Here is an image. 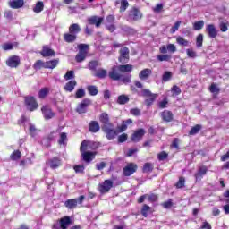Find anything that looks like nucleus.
<instances>
[{
  "label": "nucleus",
  "instance_id": "1",
  "mask_svg": "<svg viewBox=\"0 0 229 229\" xmlns=\"http://www.w3.org/2000/svg\"><path fill=\"white\" fill-rule=\"evenodd\" d=\"M98 143L90 140H84L81 144V153L84 162H92L96 157V153L89 151V149H96Z\"/></svg>",
  "mask_w": 229,
  "mask_h": 229
},
{
  "label": "nucleus",
  "instance_id": "2",
  "mask_svg": "<svg viewBox=\"0 0 229 229\" xmlns=\"http://www.w3.org/2000/svg\"><path fill=\"white\" fill-rule=\"evenodd\" d=\"M79 53L75 57L76 62H83L87 58V50L89 49V45L79 44L78 45Z\"/></svg>",
  "mask_w": 229,
  "mask_h": 229
},
{
  "label": "nucleus",
  "instance_id": "3",
  "mask_svg": "<svg viewBox=\"0 0 229 229\" xmlns=\"http://www.w3.org/2000/svg\"><path fill=\"white\" fill-rule=\"evenodd\" d=\"M25 106L30 112H35L38 108V103L34 97H25Z\"/></svg>",
  "mask_w": 229,
  "mask_h": 229
},
{
  "label": "nucleus",
  "instance_id": "4",
  "mask_svg": "<svg viewBox=\"0 0 229 229\" xmlns=\"http://www.w3.org/2000/svg\"><path fill=\"white\" fill-rule=\"evenodd\" d=\"M92 105V100L85 98L77 106L76 113L77 114H86L87 108Z\"/></svg>",
  "mask_w": 229,
  "mask_h": 229
},
{
  "label": "nucleus",
  "instance_id": "5",
  "mask_svg": "<svg viewBox=\"0 0 229 229\" xmlns=\"http://www.w3.org/2000/svg\"><path fill=\"white\" fill-rule=\"evenodd\" d=\"M102 130L106 132V137L108 140H112V139H115L117 137V131L114 130V126L112 124L104 125Z\"/></svg>",
  "mask_w": 229,
  "mask_h": 229
},
{
  "label": "nucleus",
  "instance_id": "6",
  "mask_svg": "<svg viewBox=\"0 0 229 229\" xmlns=\"http://www.w3.org/2000/svg\"><path fill=\"white\" fill-rule=\"evenodd\" d=\"M112 187H114V182L111 180H106L104 182L99 184L98 191L101 194H106V192L110 191Z\"/></svg>",
  "mask_w": 229,
  "mask_h": 229
},
{
  "label": "nucleus",
  "instance_id": "7",
  "mask_svg": "<svg viewBox=\"0 0 229 229\" xmlns=\"http://www.w3.org/2000/svg\"><path fill=\"white\" fill-rule=\"evenodd\" d=\"M20 64H21V57H19L18 55L10 56L6 60V65L13 69L19 67Z\"/></svg>",
  "mask_w": 229,
  "mask_h": 229
},
{
  "label": "nucleus",
  "instance_id": "8",
  "mask_svg": "<svg viewBox=\"0 0 229 229\" xmlns=\"http://www.w3.org/2000/svg\"><path fill=\"white\" fill-rule=\"evenodd\" d=\"M128 60H130V50L128 47H123L120 49L119 62L121 64H127Z\"/></svg>",
  "mask_w": 229,
  "mask_h": 229
},
{
  "label": "nucleus",
  "instance_id": "9",
  "mask_svg": "<svg viewBox=\"0 0 229 229\" xmlns=\"http://www.w3.org/2000/svg\"><path fill=\"white\" fill-rule=\"evenodd\" d=\"M41 112L43 114L44 119H46L47 121L55 117V112H53L49 106H43L41 108Z\"/></svg>",
  "mask_w": 229,
  "mask_h": 229
},
{
  "label": "nucleus",
  "instance_id": "10",
  "mask_svg": "<svg viewBox=\"0 0 229 229\" xmlns=\"http://www.w3.org/2000/svg\"><path fill=\"white\" fill-rule=\"evenodd\" d=\"M137 171V165L134 163L128 164L123 171V176H131Z\"/></svg>",
  "mask_w": 229,
  "mask_h": 229
},
{
  "label": "nucleus",
  "instance_id": "11",
  "mask_svg": "<svg viewBox=\"0 0 229 229\" xmlns=\"http://www.w3.org/2000/svg\"><path fill=\"white\" fill-rule=\"evenodd\" d=\"M48 165L51 169H58L62 165V159L58 157H54L48 160Z\"/></svg>",
  "mask_w": 229,
  "mask_h": 229
},
{
  "label": "nucleus",
  "instance_id": "12",
  "mask_svg": "<svg viewBox=\"0 0 229 229\" xmlns=\"http://www.w3.org/2000/svg\"><path fill=\"white\" fill-rule=\"evenodd\" d=\"M206 32L210 38H216L217 37V29L214 24H208L206 26Z\"/></svg>",
  "mask_w": 229,
  "mask_h": 229
},
{
  "label": "nucleus",
  "instance_id": "13",
  "mask_svg": "<svg viewBox=\"0 0 229 229\" xmlns=\"http://www.w3.org/2000/svg\"><path fill=\"white\" fill-rule=\"evenodd\" d=\"M129 18L131 19V21H139L142 19V13L137 8H132L129 13Z\"/></svg>",
  "mask_w": 229,
  "mask_h": 229
},
{
  "label": "nucleus",
  "instance_id": "14",
  "mask_svg": "<svg viewBox=\"0 0 229 229\" xmlns=\"http://www.w3.org/2000/svg\"><path fill=\"white\" fill-rule=\"evenodd\" d=\"M151 74H153V71L149 68H145L140 72L139 78L140 80L146 81L151 76Z\"/></svg>",
  "mask_w": 229,
  "mask_h": 229
},
{
  "label": "nucleus",
  "instance_id": "15",
  "mask_svg": "<svg viewBox=\"0 0 229 229\" xmlns=\"http://www.w3.org/2000/svg\"><path fill=\"white\" fill-rule=\"evenodd\" d=\"M145 133L146 131H144V129H140L136 131L131 136L132 142H139V140H140V139L144 137Z\"/></svg>",
  "mask_w": 229,
  "mask_h": 229
},
{
  "label": "nucleus",
  "instance_id": "16",
  "mask_svg": "<svg viewBox=\"0 0 229 229\" xmlns=\"http://www.w3.org/2000/svg\"><path fill=\"white\" fill-rule=\"evenodd\" d=\"M109 78L111 80H121V73H119V66H114L109 72Z\"/></svg>",
  "mask_w": 229,
  "mask_h": 229
},
{
  "label": "nucleus",
  "instance_id": "17",
  "mask_svg": "<svg viewBox=\"0 0 229 229\" xmlns=\"http://www.w3.org/2000/svg\"><path fill=\"white\" fill-rule=\"evenodd\" d=\"M207 171H208V169L207 168V166H200L198 170V172L195 174V178H196V182H199L201 180V178H203V176H205V174H207Z\"/></svg>",
  "mask_w": 229,
  "mask_h": 229
},
{
  "label": "nucleus",
  "instance_id": "18",
  "mask_svg": "<svg viewBox=\"0 0 229 229\" xmlns=\"http://www.w3.org/2000/svg\"><path fill=\"white\" fill-rule=\"evenodd\" d=\"M89 24H95L96 28H99L101 26V23L103 22V18L102 17H98V16H92L88 19Z\"/></svg>",
  "mask_w": 229,
  "mask_h": 229
},
{
  "label": "nucleus",
  "instance_id": "19",
  "mask_svg": "<svg viewBox=\"0 0 229 229\" xmlns=\"http://www.w3.org/2000/svg\"><path fill=\"white\" fill-rule=\"evenodd\" d=\"M11 8L17 10L19 8H22L24 6V0H13L9 3Z\"/></svg>",
  "mask_w": 229,
  "mask_h": 229
},
{
  "label": "nucleus",
  "instance_id": "20",
  "mask_svg": "<svg viewBox=\"0 0 229 229\" xmlns=\"http://www.w3.org/2000/svg\"><path fill=\"white\" fill-rule=\"evenodd\" d=\"M41 55L44 57H47V56H55L56 54L55 53V50L51 49L49 47H43Z\"/></svg>",
  "mask_w": 229,
  "mask_h": 229
},
{
  "label": "nucleus",
  "instance_id": "21",
  "mask_svg": "<svg viewBox=\"0 0 229 229\" xmlns=\"http://www.w3.org/2000/svg\"><path fill=\"white\" fill-rule=\"evenodd\" d=\"M161 117L163 121H165L166 123H171V121H173V113L171 111L165 110L161 114Z\"/></svg>",
  "mask_w": 229,
  "mask_h": 229
},
{
  "label": "nucleus",
  "instance_id": "22",
  "mask_svg": "<svg viewBox=\"0 0 229 229\" xmlns=\"http://www.w3.org/2000/svg\"><path fill=\"white\" fill-rule=\"evenodd\" d=\"M100 123L104 124V126H110V118L108 117V114L102 113L99 117Z\"/></svg>",
  "mask_w": 229,
  "mask_h": 229
},
{
  "label": "nucleus",
  "instance_id": "23",
  "mask_svg": "<svg viewBox=\"0 0 229 229\" xmlns=\"http://www.w3.org/2000/svg\"><path fill=\"white\" fill-rule=\"evenodd\" d=\"M80 31H81V28H80V25L78 23H73L69 27V33L78 35Z\"/></svg>",
  "mask_w": 229,
  "mask_h": 229
},
{
  "label": "nucleus",
  "instance_id": "24",
  "mask_svg": "<svg viewBox=\"0 0 229 229\" xmlns=\"http://www.w3.org/2000/svg\"><path fill=\"white\" fill-rule=\"evenodd\" d=\"M120 72H131L133 71V65L131 64H123L118 66Z\"/></svg>",
  "mask_w": 229,
  "mask_h": 229
},
{
  "label": "nucleus",
  "instance_id": "25",
  "mask_svg": "<svg viewBox=\"0 0 229 229\" xmlns=\"http://www.w3.org/2000/svg\"><path fill=\"white\" fill-rule=\"evenodd\" d=\"M69 225H71V218L69 216H64L60 220V226L62 229H67Z\"/></svg>",
  "mask_w": 229,
  "mask_h": 229
},
{
  "label": "nucleus",
  "instance_id": "26",
  "mask_svg": "<svg viewBox=\"0 0 229 229\" xmlns=\"http://www.w3.org/2000/svg\"><path fill=\"white\" fill-rule=\"evenodd\" d=\"M148 214H153V209L148 205H143L141 208V215L143 217H148Z\"/></svg>",
  "mask_w": 229,
  "mask_h": 229
},
{
  "label": "nucleus",
  "instance_id": "27",
  "mask_svg": "<svg viewBox=\"0 0 229 229\" xmlns=\"http://www.w3.org/2000/svg\"><path fill=\"white\" fill-rule=\"evenodd\" d=\"M78 205V200L75 199H68L64 202V207L67 208H74Z\"/></svg>",
  "mask_w": 229,
  "mask_h": 229
},
{
  "label": "nucleus",
  "instance_id": "28",
  "mask_svg": "<svg viewBox=\"0 0 229 229\" xmlns=\"http://www.w3.org/2000/svg\"><path fill=\"white\" fill-rule=\"evenodd\" d=\"M17 46H19V43L17 42L4 43V45H2V49H4V51H11L12 49H13V47H17Z\"/></svg>",
  "mask_w": 229,
  "mask_h": 229
},
{
  "label": "nucleus",
  "instance_id": "29",
  "mask_svg": "<svg viewBox=\"0 0 229 229\" xmlns=\"http://www.w3.org/2000/svg\"><path fill=\"white\" fill-rule=\"evenodd\" d=\"M76 81H70L65 84L64 90H66V92H72V90H74V87H76Z\"/></svg>",
  "mask_w": 229,
  "mask_h": 229
},
{
  "label": "nucleus",
  "instance_id": "30",
  "mask_svg": "<svg viewBox=\"0 0 229 229\" xmlns=\"http://www.w3.org/2000/svg\"><path fill=\"white\" fill-rule=\"evenodd\" d=\"M99 123L96 121H92L89 123V131H91V133H98V131L99 130Z\"/></svg>",
  "mask_w": 229,
  "mask_h": 229
},
{
  "label": "nucleus",
  "instance_id": "31",
  "mask_svg": "<svg viewBox=\"0 0 229 229\" xmlns=\"http://www.w3.org/2000/svg\"><path fill=\"white\" fill-rule=\"evenodd\" d=\"M56 65H58V60L56 59L45 62V69H55Z\"/></svg>",
  "mask_w": 229,
  "mask_h": 229
},
{
  "label": "nucleus",
  "instance_id": "32",
  "mask_svg": "<svg viewBox=\"0 0 229 229\" xmlns=\"http://www.w3.org/2000/svg\"><path fill=\"white\" fill-rule=\"evenodd\" d=\"M77 36L76 34H72V33H66L64 34V41L71 43V42H74V40H76Z\"/></svg>",
  "mask_w": 229,
  "mask_h": 229
},
{
  "label": "nucleus",
  "instance_id": "33",
  "mask_svg": "<svg viewBox=\"0 0 229 229\" xmlns=\"http://www.w3.org/2000/svg\"><path fill=\"white\" fill-rule=\"evenodd\" d=\"M43 10H44V2H41V1L38 2L33 8V12L35 13H40V12H42Z\"/></svg>",
  "mask_w": 229,
  "mask_h": 229
},
{
  "label": "nucleus",
  "instance_id": "34",
  "mask_svg": "<svg viewBox=\"0 0 229 229\" xmlns=\"http://www.w3.org/2000/svg\"><path fill=\"white\" fill-rule=\"evenodd\" d=\"M129 101L130 98L126 95H120L117 99V103H119V105H126Z\"/></svg>",
  "mask_w": 229,
  "mask_h": 229
},
{
  "label": "nucleus",
  "instance_id": "35",
  "mask_svg": "<svg viewBox=\"0 0 229 229\" xmlns=\"http://www.w3.org/2000/svg\"><path fill=\"white\" fill-rule=\"evenodd\" d=\"M58 142L60 146H65L67 144V134L65 132H62L60 134V139Z\"/></svg>",
  "mask_w": 229,
  "mask_h": 229
},
{
  "label": "nucleus",
  "instance_id": "36",
  "mask_svg": "<svg viewBox=\"0 0 229 229\" xmlns=\"http://www.w3.org/2000/svg\"><path fill=\"white\" fill-rule=\"evenodd\" d=\"M186 55L188 58H198V53L192 48L186 49Z\"/></svg>",
  "mask_w": 229,
  "mask_h": 229
},
{
  "label": "nucleus",
  "instance_id": "37",
  "mask_svg": "<svg viewBox=\"0 0 229 229\" xmlns=\"http://www.w3.org/2000/svg\"><path fill=\"white\" fill-rule=\"evenodd\" d=\"M203 26H205V21H199L193 23V29L196 31H199V30H203Z\"/></svg>",
  "mask_w": 229,
  "mask_h": 229
},
{
  "label": "nucleus",
  "instance_id": "38",
  "mask_svg": "<svg viewBox=\"0 0 229 229\" xmlns=\"http://www.w3.org/2000/svg\"><path fill=\"white\" fill-rule=\"evenodd\" d=\"M176 42L177 44H179V46H184V47L189 46V41L180 36L176 38Z\"/></svg>",
  "mask_w": 229,
  "mask_h": 229
},
{
  "label": "nucleus",
  "instance_id": "39",
  "mask_svg": "<svg viewBox=\"0 0 229 229\" xmlns=\"http://www.w3.org/2000/svg\"><path fill=\"white\" fill-rule=\"evenodd\" d=\"M106 74H108V72H106V70L104 69H98L96 73L95 76H97L98 78H106Z\"/></svg>",
  "mask_w": 229,
  "mask_h": 229
},
{
  "label": "nucleus",
  "instance_id": "40",
  "mask_svg": "<svg viewBox=\"0 0 229 229\" xmlns=\"http://www.w3.org/2000/svg\"><path fill=\"white\" fill-rule=\"evenodd\" d=\"M46 62H43L42 60H38L35 64H34V69H36L37 71H38V69H46Z\"/></svg>",
  "mask_w": 229,
  "mask_h": 229
},
{
  "label": "nucleus",
  "instance_id": "41",
  "mask_svg": "<svg viewBox=\"0 0 229 229\" xmlns=\"http://www.w3.org/2000/svg\"><path fill=\"white\" fill-rule=\"evenodd\" d=\"M88 92L90 96H98V87L96 86H88Z\"/></svg>",
  "mask_w": 229,
  "mask_h": 229
},
{
  "label": "nucleus",
  "instance_id": "42",
  "mask_svg": "<svg viewBox=\"0 0 229 229\" xmlns=\"http://www.w3.org/2000/svg\"><path fill=\"white\" fill-rule=\"evenodd\" d=\"M157 60L159 62H169L171 60V55H157Z\"/></svg>",
  "mask_w": 229,
  "mask_h": 229
},
{
  "label": "nucleus",
  "instance_id": "43",
  "mask_svg": "<svg viewBox=\"0 0 229 229\" xmlns=\"http://www.w3.org/2000/svg\"><path fill=\"white\" fill-rule=\"evenodd\" d=\"M200 130H201V125L197 124L191 128V130L190 131V134L196 135L197 133H199Z\"/></svg>",
  "mask_w": 229,
  "mask_h": 229
},
{
  "label": "nucleus",
  "instance_id": "44",
  "mask_svg": "<svg viewBox=\"0 0 229 229\" xmlns=\"http://www.w3.org/2000/svg\"><path fill=\"white\" fill-rule=\"evenodd\" d=\"M182 25V21H177L174 25L171 28L170 33H176Z\"/></svg>",
  "mask_w": 229,
  "mask_h": 229
},
{
  "label": "nucleus",
  "instance_id": "45",
  "mask_svg": "<svg viewBox=\"0 0 229 229\" xmlns=\"http://www.w3.org/2000/svg\"><path fill=\"white\" fill-rule=\"evenodd\" d=\"M22 157V154L19 150H15L14 152L12 153L11 155V159L12 160H19Z\"/></svg>",
  "mask_w": 229,
  "mask_h": 229
},
{
  "label": "nucleus",
  "instance_id": "46",
  "mask_svg": "<svg viewBox=\"0 0 229 229\" xmlns=\"http://www.w3.org/2000/svg\"><path fill=\"white\" fill-rule=\"evenodd\" d=\"M153 171V165L151 163H146L143 166V173H151Z\"/></svg>",
  "mask_w": 229,
  "mask_h": 229
},
{
  "label": "nucleus",
  "instance_id": "47",
  "mask_svg": "<svg viewBox=\"0 0 229 229\" xmlns=\"http://www.w3.org/2000/svg\"><path fill=\"white\" fill-rule=\"evenodd\" d=\"M49 94V89L47 88H43L39 93H38V96L41 99H43V98H46V96Z\"/></svg>",
  "mask_w": 229,
  "mask_h": 229
},
{
  "label": "nucleus",
  "instance_id": "48",
  "mask_svg": "<svg viewBox=\"0 0 229 229\" xmlns=\"http://www.w3.org/2000/svg\"><path fill=\"white\" fill-rule=\"evenodd\" d=\"M197 47L203 46V34H199L196 39Z\"/></svg>",
  "mask_w": 229,
  "mask_h": 229
},
{
  "label": "nucleus",
  "instance_id": "49",
  "mask_svg": "<svg viewBox=\"0 0 229 229\" xmlns=\"http://www.w3.org/2000/svg\"><path fill=\"white\" fill-rule=\"evenodd\" d=\"M172 76H173V73H171V72H165V73L163 74V81L165 82L169 81Z\"/></svg>",
  "mask_w": 229,
  "mask_h": 229
},
{
  "label": "nucleus",
  "instance_id": "50",
  "mask_svg": "<svg viewBox=\"0 0 229 229\" xmlns=\"http://www.w3.org/2000/svg\"><path fill=\"white\" fill-rule=\"evenodd\" d=\"M131 76L130 75V74H127V75H121V78H120V80H122V81L123 82V83H130V81H131Z\"/></svg>",
  "mask_w": 229,
  "mask_h": 229
},
{
  "label": "nucleus",
  "instance_id": "51",
  "mask_svg": "<svg viewBox=\"0 0 229 229\" xmlns=\"http://www.w3.org/2000/svg\"><path fill=\"white\" fill-rule=\"evenodd\" d=\"M83 96H85V90L83 89H78L75 93V98L77 99L83 98Z\"/></svg>",
  "mask_w": 229,
  "mask_h": 229
},
{
  "label": "nucleus",
  "instance_id": "52",
  "mask_svg": "<svg viewBox=\"0 0 229 229\" xmlns=\"http://www.w3.org/2000/svg\"><path fill=\"white\" fill-rule=\"evenodd\" d=\"M172 92L174 96H180V94H182V89L178 86H173Z\"/></svg>",
  "mask_w": 229,
  "mask_h": 229
},
{
  "label": "nucleus",
  "instance_id": "53",
  "mask_svg": "<svg viewBox=\"0 0 229 229\" xmlns=\"http://www.w3.org/2000/svg\"><path fill=\"white\" fill-rule=\"evenodd\" d=\"M75 173H83L85 171V166L83 165H76L73 166Z\"/></svg>",
  "mask_w": 229,
  "mask_h": 229
},
{
  "label": "nucleus",
  "instance_id": "54",
  "mask_svg": "<svg viewBox=\"0 0 229 229\" xmlns=\"http://www.w3.org/2000/svg\"><path fill=\"white\" fill-rule=\"evenodd\" d=\"M185 185V178L180 177L178 182L176 183L177 189H182Z\"/></svg>",
  "mask_w": 229,
  "mask_h": 229
},
{
  "label": "nucleus",
  "instance_id": "55",
  "mask_svg": "<svg viewBox=\"0 0 229 229\" xmlns=\"http://www.w3.org/2000/svg\"><path fill=\"white\" fill-rule=\"evenodd\" d=\"M129 4H128V0H122L121 1V12H124L126 10V8H128Z\"/></svg>",
  "mask_w": 229,
  "mask_h": 229
},
{
  "label": "nucleus",
  "instance_id": "56",
  "mask_svg": "<svg viewBox=\"0 0 229 229\" xmlns=\"http://www.w3.org/2000/svg\"><path fill=\"white\" fill-rule=\"evenodd\" d=\"M141 96H144L145 98H153V94L149 89H142Z\"/></svg>",
  "mask_w": 229,
  "mask_h": 229
},
{
  "label": "nucleus",
  "instance_id": "57",
  "mask_svg": "<svg viewBox=\"0 0 229 229\" xmlns=\"http://www.w3.org/2000/svg\"><path fill=\"white\" fill-rule=\"evenodd\" d=\"M164 8V5L162 4H157L154 8L153 11L155 13H160Z\"/></svg>",
  "mask_w": 229,
  "mask_h": 229
},
{
  "label": "nucleus",
  "instance_id": "58",
  "mask_svg": "<svg viewBox=\"0 0 229 229\" xmlns=\"http://www.w3.org/2000/svg\"><path fill=\"white\" fill-rule=\"evenodd\" d=\"M74 78V71H68L64 75V80H72Z\"/></svg>",
  "mask_w": 229,
  "mask_h": 229
},
{
  "label": "nucleus",
  "instance_id": "59",
  "mask_svg": "<svg viewBox=\"0 0 229 229\" xmlns=\"http://www.w3.org/2000/svg\"><path fill=\"white\" fill-rule=\"evenodd\" d=\"M162 207H164V208H171V207H173V200L169 199L165 202H163Z\"/></svg>",
  "mask_w": 229,
  "mask_h": 229
},
{
  "label": "nucleus",
  "instance_id": "60",
  "mask_svg": "<svg viewBox=\"0 0 229 229\" xmlns=\"http://www.w3.org/2000/svg\"><path fill=\"white\" fill-rule=\"evenodd\" d=\"M167 49H168L169 53H174V52H176V46L174 44H168Z\"/></svg>",
  "mask_w": 229,
  "mask_h": 229
},
{
  "label": "nucleus",
  "instance_id": "61",
  "mask_svg": "<svg viewBox=\"0 0 229 229\" xmlns=\"http://www.w3.org/2000/svg\"><path fill=\"white\" fill-rule=\"evenodd\" d=\"M157 158L158 160L162 161V160H165V158H167V153L165 152H161L157 155Z\"/></svg>",
  "mask_w": 229,
  "mask_h": 229
},
{
  "label": "nucleus",
  "instance_id": "62",
  "mask_svg": "<svg viewBox=\"0 0 229 229\" xmlns=\"http://www.w3.org/2000/svg\"><path fill=\"white\" fill-rule=\"evenodd\" d=\"M131 115H135L136 117H139L140 115V110L139 108H133L131 109Z\"/></svg>",
  "mask_w": 229,
  "mask_h": 229
},
{
  "label": "nucleus",
  "instance_id": "63",
  "mask_svg": "<svg viewBox=\"0 0 229 229\" xmlns=\"http://www.w3.org/2000/svg\"><path fill=\"white\" fill-rule=\"evenodd\" d=\"M128 140V135L127 134H122L118 137V141L119 142H126Z\"/></svg>",
  "mask_w": 229,
  "mask_h": 229
},
{
  "label": "nucleus",
  "instance_id": "64",
  "mask_svg": "<svg viewBox=\"0 0 229 229\" xmlns=\"http://www.w3.org/2000/svg\"><path fill=\"white\" fill-rule=\"evenodd\" d=\"M89 67L91 71H95L96 67H98V61H91Z\"/></svg>",
  "mask_w": 229,
  "mask_h": 229
}]
</instances>
